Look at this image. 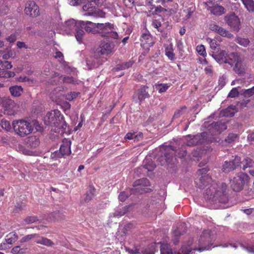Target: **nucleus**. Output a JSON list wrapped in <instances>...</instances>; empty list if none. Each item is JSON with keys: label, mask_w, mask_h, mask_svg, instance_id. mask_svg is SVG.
Wrapping results in <instances>:
<instances>
[{"label": "nucleus", "mask_w": 254, "mask_h": 254, "mask_svg": "<svg viewBox=\"0 0 254 254\" xmlns=\"http://www.w3.org/2000/svg\"><path fill=\"white\" fill-rule=\"evenodd\" d=\"M209 169L203 168L197 172V178L195 183L197 187L203 189L208 186L205 190L206 199L214 203L226 204L228 201V187L225 183L217 184L212 180L211 177L207 174Z\"/></svg>", "instance_id": "nucleus-1"}, {"label": "nucleus", "mask_w": 254, "mask_h": 254, "mask_svg": "<svg viewBox=\"0 0 254 254\" xmlns=\"http://www.w3.org/2000/svg\"><path fill=\"white\" fill-rule=\"evenodd\" d=\"M45 124L47 126L57 127L65 128L67 124L64 120V116L58 110H54L48 112L44 118Z\"/></svg>", "instance_id": "nucleus-2"}, {"label": "nucleus", "mask_w": 254, "mask_h": 254, "mask_svg": "<svg viewBox=\"0 0 254 254\" xmlns=\"http://www.w3.org/2000/svg\"><path fill=\"white\" fill-rule=\"evenodd\" d=\"M12 127L15 133L21 137L30 134L34 129L33 126L30 122L24 120L13 121Z\"/></svg>", "instance_id": "nucleus-3"}, {"label": "nucleus", "mask_w": 254, "mask_h": 254, "mask_svg": "<svg viewBox=\"0 0 254 254\" xmlns=\"http://www.w3.org/2000/svg\"><path fill=\"white\" fill-rule=\"evenodd\" d=\"M98 34L101 37L114 40L118 39L119 35L117 32V28L109 22L99 23L98 25Z\"/></svg>", "instance_id": "nucleus-4"}, {"label": "nucleus", "mask_w": 254, "mask_h": 254, "mask_svg": "<svg viewBox=\"0 0 254 254\" xmlns=\"http://www.w3.org/2000/svg\"><path fill=\"white\" fill-rule=\"evenodd\" d=\"M249 179V176L246 173H240L230 180V186L234 191H240Z\"/></svg>", "instance_id": "nucleus-5"}, {"label": "nucleus", "mask_w": 254, "mask_h": 254, "mask_svg": "<svg viewBox=\"0 0 254 254\" xmlns=\"http://www.w3.org/2000/svg\"><path fill=\"white\" fill-rule=\"evenodd\" d=\"M96 2L95 0H91L82 6L84 11H86L84 14L85 16H93L95 17L103 18L105 17L106 13L102 10L96 8Z\"/></svg>", "instance_id": "nucleus-6"}, {"label": "nucleus", "mask_w": 254, "mask_h": 254, "mask_svg": "<svg viewBox=\"0 0 254 254\" xmlns=\"http://www.w3.org/2000/svg\"><path fill=\"white\" fill-rule=\"evenodd\" d=\"M186 139L187 141V145L189 146L198 145L209 141V133L203 132L192 137L190 135H189L186 137Z\"/></svg>", "instance_id": "nucleus-7"}, {"label": "nucleus", "mask_w": 254, "mask_h": 254, "mask_svg": "<svg viewBox=\"0 0 254 254\" xmlns=\"http://www.w3.org/2000/svg\"><path fill=\"white\" fill-rule=\"evenodd\" d=\"M187 154V152L185 147H183L180 151L177 152L175 148L171 145L166 147L164 153L166 161L168 163L173 162V158L175 156L182 158L185 157Z\"/></svg>", "instance_id": "nucleus-8"}, {"label": "nucleus", "mask_w": 254, "mask_h": 254, "mask_svg": "<svg viewBox=\"0 0 254 254\" xmlns=\"http://www.w3.org/2000/svg\"><path fill=\"white\" fill-rule=\"evenodd\" d=\"M150 186V182L146 178H141L136 180L133 184V188L131 190L133 191L134 193L142 194L149 192L151 189L148 188Z\"/></svg>", "instance_id": "nucleus-9"}, {"label": "nucleus", "mask_w": 254, "mask_h": 254, "mask_svg": "<svg viewBox=\"0 0 254 254\" xmlns=\"http://www.w3.org/2000/svg\"><path fill=\"white\" fill-rule=\"evenodd\" d=\"M241 164V158L238 156L232 157L229 161H225L222 166V170L225 173H229L236 170Z\"/></svg>", "instance_id": "nucleus-10"}, {"label": "nucleus", "mask_w": 254, "mask_h": 254, "mask_svg": "<svg viewBox=\"0 0 254 254\" xmlns=\"http://www.w3.org/2000/svg\"><path fill=\"white\" fill-rule=\"evenodd\" d=\"M148 86L144 85L136 90L133 95V99L134 101L141 104L145 99L149 98L150 96L148 91Z\"/></svg>", "instance_id": "nucleus-11"}, {"label": "nucleus", "mask_w": 254, "mask_h": 254, "mask_svg": "<svg viewBox=\"0 0 254 254\" xmlns=\"http://www.w3.org/2000/svg\"><path fill=\"white\" fill-rule=\"evenodd\" d=\"M230 57L232 58V63H229L231 65H234V70L239 75L244 73V68L242 65V60L239 55L237 53H232Z\"/></svg>", "instance_id": "nucleus-12"}, {"label": "nucleus", "mask_w": 254, "mask_h": 254, "mask_svg": "<svg viewBox=\"0 0 254 254\" xmlns=\"http://www.w3.org/2000/svg\"><path fill=\"white\" fill-rule=\"evenodd\" d=\"M224 20L232 31L238 32L240 29V21L235 14L232 13L225 16Z\"/></svg>", "instance_id": "nucleus-13"}, {"label": "nucleus", "mask_w": 254, "mask_h": 254, "mask_svg": "<svg viewBox=\"0 0 254 254\" xmlns=\"http://www.w3.org/2000/svg\"><path fill=\"white\" fill-rule=\"evenodd\" d=\"M12 67L11 62L0 60V77L9 78L14 77L15 75L14 72L5 70L11 69Z\"/></svg>", "instance_id": "nucleus-14"}, {"label": "nucleus", "mask_w": 254, "mask_h": 254, "mask_svg": "<svg viewBox=\"0 0 254 254\" xmlns=\"http://www.w3.org/2000/svg\"><path fill=\"white\" fill-rule=\"evenodd\" d=\"M204 4L207 10L214 15L220 16L225 12V9L224 7L218 4H215L212 1L209 0L205 2Z\"/></svg>", "instance_id": "nucleus-15"}, {"label": "nucleus", "mask_w": 254, "mask_h": 254, "mask_svg": "<svg viewBox=\"0 0 254 254\" xmlns=\"http://www.w3.org/2000/svg\"><path fill=\"white\" fill-rule=\"evenodd\" d=\"M232 53L229 54L226 50H220L217 53L212 54L213 58L219 64L231 63L232 58L230 57Z\"/></svg>", "instance_id": "nucleus-16"}, {"label": "nucleus", "mask_w": 254, "mask_h": 254, "mask_svg": "<svg viewBox=\"0 0 254 254\" xmlns=\"http://www.w3.org/2000/svg\"><path fill=\"white\" fill-rule=\"evenodd\" d=\"M65 25L69 30H72L73 28L75 29L76 33H75V36L77 41L79 43H81L83 39V36L84 34V32L83 30V28L79 29L78 23H76L74 20H68L65 22Z\"/></svg>", "instance_id": "nucleus-17"}, {"label": "nucleus", "mask_w": 254, "mask_h": 254, "mask_svg": "<svg viewBox=\"0 0 254 254\" xmlns=\"http://www.w3.org/2000/svg\"><path fill=\"white\" fill-rule=\"evenodd\" d=\"M24 12L27 15L36 17L40 14L39 7L34 1H28L26 3Z\"/></svg>", "instance_id": "nucleus-18"}, {"label": "nucleus", "mask_w": 254, "mask_h": 254, "mask_svg": "<svg viewBox=\"0 0 254 254\" xmlns=\"http://www.w3.org/2000/svg\"><path fill=\"white\" fill-rule=\"evenodd\" d=\"M78 24L81 28H84L86 32L93 34H98V25L99 23H95L89 21H80Z\"/></svg>", "instance_id": "nucleus-19"}, {"label": "nucleus", "mask_w": 254, "mask_h": 254, "mask_svg": "<svg viewBox=\"0 0 254 254\" xmlns=\"http://www.w3.org/2000/svg\"><path fill=\"white\" fill-rule=\"evenodd\" d=\"M209 132H207L211 133V134H215L216 133H220L223 131L225 130L227 128V126L224 123L221 122H214L209 126Z\"/></svg>", "instance_id": "nucleus-20"}, {"label": "nucleus", "mask_w": 254, "mask_h": 254, "mask_svg": "<svg viewBox=\"0 0 254 254\" xmlns=\"http://www.w3.org/2000/svg\"><path fill=\"white\" fill-rule=\"evenodd\" d=\"M141 46L144 48H148L154 44L152 36L149 32L143 33L140 38Z\"/></svg>", "instance_id": "nucleus-21"}, {"label": "nucleus", "mask_w": 254, "mask_h": 254, "mask_svg": "<svg viewBox=\"0 0 254 254\" xmlns=\"http://www.w3.org/2000/svg\"><path fill=\"white\" fill-rule=\"evenodd\" d=\"M63 143L59 151L60 152L63 157L70 155L71 153V141L68 139H64Z\"/></svg>", "instance_id": "nucleus-22"}, {"label": "nucleus", "mask_w": 254, "mask_h": 254, "mask_svg": "<svg viewBox=\"0 0 254 254\" xmlns=\"http://www.w3.org/2000/svg\"><path fill=\"white\" fill-rule=\"evenodd\" d=\"M114 48V45L111 43H102L100 46V53L102 55H109L113 52Z\"/></svg>", "instance_id": "nucleus-23"}, {"label": "nucleus", "mask_w": 254, "mask_h": 254, "mask_svg": "<svg viewBox=\"0 0 254 254\" xmlns=\"http://www.w3.org/2000/svg\"><path fill=\"white\" fill-rule=\"evenodd\" d=\"M34 242L37 244L43 245L47 247H53L54 243L50 239L41 237L37 234V239L35 240Z\"/></svg>", "instance_id": "nucleus-24"}, {"label": "nucleus", "mask_w": 254, "mask_h": 254, "mask_svg": "<svg viewBox=\"0 0 254 254\" xmlns=\"http://www.w3.org/2000/svg\"><path fill=\"white\" fill-rule=\"evenodd\" d=\"M199 242L201 244H206L211 242L210 231L204 230L200 236Z\"/></svg>", "instance_id": "nucleus-25"}, {"label": "nucleus", "mask_w": 254, "mask_h": 254, "mask_svg": "<svg viewBox=\"0 0 254 254\" xmlns=\"http://www.w3.org/2000/svg\"><path fill=\"white\" fill-rule=\"evenodd\" d=\"M165 55L168 59L172 62H173L176 59L175 54L174 53L173 46L172 43L168 45L165 47Z\"/></svg>", "instance_id": "nucleus-26"}, {"label": "nucleus", "mask_w": 254, "mask_h": 254, "mask_svg": "<svg viewBox=\"0 0 254 254\" xmlns=\"http://www.w3.org/2000/svg\"><path fill=\"white\" fill-rule=\"evenodd\" d=\"M9 91L13 96L18 97L23 92V88L21 86H13L9 88Z\"/></svg>", "instance_id": "nucleus-27"}, {"label": "nucleus", "mask_w": 254, "mask_h": 254, "mask_svg": "<svg viewBox=\"0 0 254 254\" xmlns=\"http://www.w3.org/2000/svg\"><path fill=\"white\" fill-rule=\"evenodd\" d=\"M18 239V235L15 232H12L8 234L6 237L5 240L8 244H12L15 243Z\"/></svg>", "instance_id": "nucleus-28"}, {"label": "nucleus", "mask_w": 254, "mask_h": 254, "mask_svg": "<svg viewBox=\"0 0 254 254\" xmlns=\"http://www.w3.org/2000/svg\"><path fill=\"white\" fill-rule=\"evenodd\" d=\"M132 189H126L125 191L121 192L119 195V199L125 201L131 194L134 193L133 191L130 190Z\"/></svg>", "instance_id": "nucleus-29"}, {"label": "nucleus", "mask_w": 254, "mask_h": 254, "mask_svg": "<svg viewBox=\"0 0 254 254\" xmlns=\"http://www.w3.org/2000/svg\"><path fill=\"white\" fill-rule=\"evenodd\" d=\"M133 64V62L131 61H129L127 62L122 63L121 64H118L116 65V66L114 68L115 71H119L121 70H125L126 68H128L131 67Z\"/></svg>", "instance_id": "nucleus-30"}, {"label": "nucleus", "mask_w": 254, "mask_h": 254, "mask_svg": "<svg viewBox=\"0 0 254 254\" xmlns=\"http://www.w3.org/2000/svg\"><path fill=\"white\" fill-rule=\"evenodd\" d=\"M164 11H166V9L161 6H156L153 4L150 5L149 10V12L152 15L158 14Z\"/></svg>", "instance_id": "nucleus-31"}, {"label": "nucleus", "mask_w": 254, "mask_h": 254, "mask_svg": "<svg viewBox=\"0 0 254 254\" xmlns=\"http://www.w3.org/2000/svg\"><path fill=\"white\" fill-rule=\"evenodd\" d=\"M161 254H173L172 249L168 244H161L160 246Z\"/></svg>", "instance_id": "nucleus-32"}, {"label": "nucleus", "mask_w": 254, "mask_h": 254, "mask_svg": "<svg viewBox=\"0 0 254 254\" xmlns=\"http://www.w3.org/2000/svg\"><path fill=\"white\" fill-rule=\"evenodd\" d=\"M170 85L167 83H157L155 84V88L160 93L165 92L170 87Z\"/></svg>", "instance_id": "nucleus-33"}, {"label": "nucleus", "mask_w": 254, "mask_h": 254, "mask_svg": "<svg viewBox=\"0 0 254 254\" xmlns=\"http://www.w3.org/2000/svg\"><path fill=\"white\" fill-rule=\"evenodd\" d=\"M246 8L249 12H254V1L253 0H241Z\"/></svg>", "instance_id": "nucleus-34"}, {"label": "nucleus", "mask_w": 254, "mask_h": 254, "mask_svg": "<svg viewBox=\"0 0 254 254\" xmlns=\"http://www.w3.org/2000/svg\"><path fill=\"white\" fill-rule=\"evenodd\" d=\"M95 189L94 188H90L89 190L86 193L84 199L85 202H89L93 199L95 196Z\"/></svg>", "instance_id": "nucleus-35"}, {"label": "nucleus", "mask_w": 254, "mask_h": 254, "mask_svg": "<svg viewBox=\"0 0 254 254\" xmlns=\"http://www.w3.org/2000/svg\"><path fill=\"white\" fill-rule=\"evenodd\" d=\"M9 11L8 6L2 0H0V15H4L7 14Z\"/></svg>", "instance_id": "nucleus-36"}, {"label": "nucleus", "mask_w": 254, "mask_h": 254, "mask_svg": "<svg viewBox=\"0 0 254 254\" xmlns=\"http://www.w3.org/2000/svg\"><path fill=\"white\" fill-rule=\"evenodd\" d=\"M217 33L222 37L228 38H231L233 37V35L232 34L229 32L228 30L221 27H219V31H218Z\"/></svg>", "instance_id": "nucleus-37"}, {"label": "nucleus", "mask_w": 254, "mask_h": 254, "mask_svg": "<svg viewBox=\"0 0 254 254\" xmlns=\"http://www.w3.org/2000/svg\"><path fill=\"white\" fill-rule=\"evenodd\" d=\"M243 163H244V165H243V170H245L246 168L249 167H254V161L249 158V157H246L243 161Z\"/></svg>", "instance_id": "nucleus-38"}, {"label": "nucleus", "mask_w": 254, "mask_h": 254, "mask_svg": "<svg viewBox=\"0 0 254 254\" xmlns=\"http://www.w3.org/2000/svg\"><path fill=\"white\" fill-rule=\"evenodd\" d=\"M128 207L127 206L124 207L122 208H118L114 213V216H122L125 214L128 211Z\"/></svg>", "instance_id": "nucleus-39"}, {"label": "nucleus", "mask_w": 254, "mask_h": 254, "mask_svg": "<svg viewBox=\"0 0 254 254\" xmlns=\"http://www.w3.org/2000/svg\"><path fill=\"white\" fill-rule=\"evenodd\" d=\"M242 94L245 98H249L254 95V86L248 89H243Z\"/></svg>", "instance_id": "nucleus-40"}, {"label": "nucleus", "mask_w": 254, "mask_h": 254, "mask_svg": "<svg viewBox=\"0 0 254 254\" xmlns=\"http://www.w3.org/2000/svg\"><path fill=\"white\" fill-rule=\"evenodd\" d=\"M146 163L144 164V168L149 171H152L156 167L155 164L151 160H146Z\"/></svg>", "instance_id": "nucleus-41"}, {"label": "nucleus", "mask_w": 254, "mask_h": 254, "mask_svg": "<svg viewBox=\"0 0 254 254\" xmlns=\"http://www.w3.org/2000/svg\"><path fill=\"white\" fill-rule=\"evenodd\" d=\"M236 42L239 45L246 47L250 43V40L248 38L237 37Z\"/></svg>", "instance_id": "nucleus-42"}, {"label": "nucleus", "mask_w": 254, "mask_h": 254, "mask_svg": "<svg viewBox=\"0 0 254 254\" xmlns=\"http://www.w3.org/2000/svg\"><path fill=\"white\" fill-rule=\"evenodd\" d=\"M3 105L6 109H12L15 105V103L9 98H5L3 101Z\"/></svg>", "instance_id": "nucleus-43"}, {"label": "nucleus", "mask_w": 254, "mask_h": 254, "mask_svg": "<svg viewBox=\"0 0 254 254\" xmlns=\"http://www.w3.org/2000/svg\"><path fill=\"white\" fill-rule=\"evenodd\" d=\"M195 6L191 5L190 7H187L186 9L184 10V11L187 12V14L185 16V18L186 20L190 19L191 17L195 11Z\"/></svg>", "instance_id": "nucleus-44"}, {"label": "nucleus", "mask_w": 254, "mask_h": 254, "mask_svg": "<svg viewBox=\"0 0 254 254\" xmlns=\"http://www.w3.org/2000/svg\"><path fill=\"white\" fill-rule=\"evenodd\" d=\"M27 249L21 248L20 246L14 247L11 250L13 254H23L26 252Z\"/></svg>", "instance_id": "nucleus-45"}, {"label": "nucleus", "mask_w": 254, "mask_h": 254, "mask_svg": "<svg viewBox=\"0 0 254 254\" xmlns=\"http://www.w3.org/2000/svg\"><path fill=\"white\" fill-rule=\"evenodd\" d=\"M196 50L198 54L202 56L203 57H205L206 56V52L204 45H198L196 48Z\"/></svg>", "instance_id": "nucleus-46"}, {"label": "nucleus", "mask_w": 254, "mask_h": 254, "mask_svg": "<svg viewBox=\"0 0 254 254\" xmlns=\"http://www.w3.org/2000/svg\"><path fill=\"white\" fill-rule=\"evenodd\" d=\"M0 125L2 128L7 131L10 130L11 128L9 122L4 119L1 121Z\"/></svg>", "instance_id": "nucleus-47"}, {"label": "nucleus", "mask_w": 254, "mask_h": 254, "mask_svg": "<svg viewBox=\"0 0 254 254\" xmlns=\"http://www.w3.org/2000/svg\"><path fill=\"white\" fill-rule=\"evenodd\" d=\"M207 41L209 42L210 48L212 50H216L217 49V48L219 47V44L218 43L217 41L214 39L208 38Z\"/></svg>", "instance_id": "nucleus-48"}, {"label": "nucleus", "mask_w": 254, "mask_h": 254, "mask_svg": "<svg viewBox=\"0 0 254 254\" xmlns=\"http://www.w3.org/2000/svg\"><path fill=\"white\" fill-rule=\"evenodd\" d=\"M37 221H38V219L36 216H27L24 219V221L27 224H31L36 222Z\"/></svg>", "instance_id": "nucleus-49"}, {"label": "nucleus", "mask_w": 254, "mask_h": 254, "mask_svg": "<svg viewBox=\"0 0 254 254\" xmlns=\"http://www.w3.org/2000/svg\"><path fill=\"white\" fill-rule=\"evenodd\" d=\"M79 94V92H71L69 93L66 94L65 95V98L66 100L71 101L76 98Z\"/></svg>", "instance_id": "nucleus-50"}, {"label": "nucleus", "mask_w": 254, "mask_h": 254, "mask_svg": "<svg viewBox=\"0 0 254 254\" xmlns=\"http://www.w3.org/2000/svg\"><path fill=\"white\" fill-rule=\"evenodd\" d=\"M37 234H29L23 237L20 240L21 242H26L32 239H34V240L37 239Z\"/></svg>", "instance_id": "nucleus-51"}, {"label": "nucleus", "mask_w": 254, "mask_h": 254, "mask_svg": "<svg viewBox=\"0 0 254 254\" xmlns=\"http://www.w3.org/2000/svg\"><path fill=\"white\" fill-rule=\"evenodd\" d=\"M239 92L237 88L235 87L232 88V89L230 91L228 95V97L229 98H235L236 97L238 96Z\"/></svg>", "instance_id": "nucleus-52"}, {"label": "nucleus", "mask_w": 254, "mask_h": 254, "mask_svg": "<svg viewBox=\"0 0 254 254\" xmlns=\"http://www.w3.org/2000/svg\"><path fill=\"white\" fill-rule=\"evenodd\" d=\"M152 26L156 28L158 31L161 32V30H160V28L162 26L161 22L157 19H153L152 22Z\"/></svg>", "instance_id": "nucleus-53"}, {"label": "nucleus", "mask_w": 254, "mask_h": 254, "mask_svg": "<svg viewBox=\"0 0 254 254\" xmlns=\"http://www.w3.org/2000/svg\"><path fill=\"white\" fill-rule=\"evenodd\" d=\"M237 137L238 136L236 134L231 133L228 135L227 138L225 139V140L226 141L230 143L235 140L237 138Z\"/></svg>", "instance_id": "nucleus-54"}, {"label": "nucleus", "mask_w": 254, "mask_h": 254, "mask_svg": "<svg viewBox=\"0 0 254 254\" xmlns=\"http://www.w3.org/2000/svg\"><path fill=\"white\" fill-rule=\"evenodd\" d=\"M186 110V107L185 106L183 107L177 111L174 115V118H179L183 113L184 112H185Z\"/></svg>", "instance_id": "nucleus-55"}, {"label": "nucleus", "mask_w": 254, "mask_h": 254, "mask_svg": "<svg viewBox=\"0 0 254 254\" xmlns=\"http://www.w3.org/2000/svg\"><path fill=\"white\" fill-rule=\"evenodd\" d=\"M51 157L53 159L56 160L58 158H62L63 157L60 152L59 150H57L51 153Z\"/></svg>", "instance_id": "nucleus-56"}, {"label": "nucleus", "mask_w": 254, "mask_h": 254, "mask_svg": "<svg viewBox=\"0 0 254 254\" xmlns=\"http://www.w3.org/2000/svg\"><path fill=\"white\" fill-rule=\"evenodd\" d=\"M6 39L10 43H14L17 39V35L15 33L12 34Z\"/></svg>", "instance_id": "nucleus-57"}, {"label": "nucleus", "mask_w": 254, "mask_h": 254, "mask_svg": "<svg viewBox=\"0 0 254 254\" xmlns=\"http://www.w3.org/2000/svg\"><path fill=\"white\" fill-rule=\"evenodd\" d=\"M123 2L125 5L128 8H132L134 5V0H123Z\"/></svg>", "instance_id": "nucleus-58"}, {"label": "nucleus", "mask_w": 254, "mask_h": 254, "mask_svg": "<svg viewBox=\"0 0 254 254\" xmlns=\"http://www.w3.org/2000/svg\"><path fill=\"white\" fill-rule=\"evenodd\" d=\"M92 60V64L89 65V69H91L94 68L98 67V64L97 63V59L93 58H91Z\"/></svg>", "instance_id": "nucleus-59"}, {"label": "nucleus", "mask_w": 254, "mask_h": 254, "mask_svg": "<svg viewBox=\"0 0 254 254\" xmlns=\"http://www.w3.org/2000/svg\"><path fill=\"white\" fill-rule=\"evenodd\" d=\"M219 27H220L219 26H218V25H217L215 23H211L209 25V29L211 30L214 31L216 33L218 31H219Z\"/></svg>", "instance_id": "nucleus-60"}, {"label": "nucleus", "mask_w": 254, "mask_h": 254, "mask_svg": "<svg viewBox=\"0 0 254 254\" xmlns=\"http://www.w3.org/2000/svg\"><path fill=\"white\" fill-rule=\"evenodd\" d=\"M177 48L180 52H184V45L181 40H179L177 43Z\"/></svg>", "instance_id": "nucleus-61"}, {"label": "nucleus", "mask_w": 254, "mask_h": 254, "mask_svg": "<svg viewBox=\"0 0 254 254\" xmlns=\"http://www.w3.org/2000/svg\"><path fill=\"white\" fill-rule=\"evenodd\" d=\"M204 71L206 74L211 75L213 72L212 67L211 65H208L204 68Z\"/></svg>", "instance_id": "nucleus-62"}, {"label": "nucleus", "mask_w": 254, "mask_h": 254, "mask_svg": "<svg viewBox=\"0 0 254 254\" xmlns=\"http://www.w3.org/2000/svg\"><path fill=\"white\" fill-rule=\"evenodd\" d=\"M16 46L19 49H28V46L23 42L18 41L16 43Z\"/></svg>", "instance_id": "nucleus-63"}, {"label": "nucleus", "mask_w": 254, "mask_h": 254, "mask_svg": "<svg viewBox=\"0 0 254 254\" xmlns=\"http://www.w3.org/2000/svg\"><path fill=\"white\" fill-rule=\"evenodd\" d=\"M132 225L130 223L127 224L125 226L124 228L123 229V232L126 235L127 232V231L131 228Z\"/></svg>", "instance_id": "nucleus-64"}]
</instances>
